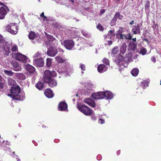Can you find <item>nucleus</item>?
I'll use <instances>...</instances> for the list:
<instances>
[{
  "label": "nucleus",
  "mask_w": 161,
  "mask_h": 161,
  "mask_svg": "<svg viewBox=\"0 0 161 161\" xmlns=\"http://www.w3.org/2000/svg\"><path fill=\"white\" fill-rule=\"evenodd\" d=\"M81 33L85 37H90V35L88 34V33L86 31L83 30H82Z\"/></svg>",
  "instance_id": "4c0bfd02"
},
{
  "label": "nucleus",
  "mask_w": 161,
  "mask_h": 161,
  "mask_svg": "<svg viewBox=\"0 0 161 161\" xmlns=\"http://www.w3.org/2000/svg\"><path fill=\"white\" fill-rule=\"evenodd\" d=\"M139 70L138 68H134L131 71V74L134 76H136L138 75Z\"/></svg>",
  "instance_id": "cd10ccee"
},
{
  "label": "nucleus",
  "mask_w": 161,
  "mask_h": 161,
  "mask_svg": "<svg viewBox=\"0 0 161 161\" xmlns=\"http://www.w3.org/2000/svg\"><path fill=\"white\" fill-rule=\"evenodd\" d=\"M79 110L86 115H90L92 114L93 111L84 105H78Z\"/></svg>",
  "instance_id": "20e7f679"
},
{
  "label": "nucleus",
  "mask_w": 161,
  "mask_h": 161,
  "mask_svg": "<svg viewBox=\"0 0 161 161\" xmlns=\"http://www.w3.org/2000/svg\"><path fill=\"white\" fill-rule=\"evenodd\" d=\"M91 118L93 120H95L96 119V117L93 116L91 117Z\"/></svg>",
  "instance_id": "bf43d9fd"
},
{
  "label": "nucleus",
  "mask_w": 161,
  "mask_h": 161,
  "mask_svg": "<svg viewBox=\"0 0 161 161\" xmlns=\"http://www.w3.org/2000/svg\"><path fill=\"white\" fill-rule=\"evenodd\" d=\"M40 16H41V17H43L45 18H47L46 17L44 16V12H42V14L40 15Z\"/></svg>",
  "instance_id": "6e6d98bb"
},
{
  "label": "nucleus",
  "mask_w": 161,
  "mask_h": 161,
  "mask_svg": "<svg viewBox=\"0 0 161 161\" xmlns=\"http://www.w3.org/2000/svg\"><path fill=\"white\" fill-rule=\"evenodd\" d=\"M117 36H118V38H119L120 39H123L124 38V37L125 38V35H124V34H123L122 33H121L119 35L118 34L117 35Z\"/></svg>",
  "instance_id": "c03bdc74"
},
{
  "label": "nucleus",
  "mask_w": 161,
  "mask_h": 161,
  "mask_svg": "<svg viewBox=\"0 0 161 161\" xmlns=\"http://www.w3.org/2000/svg\"><path fill=\"white\" fill-rule=\"evenodd\" d=\"M48 83V85L51 87H55L57 85V82L56 80L52 79L48 82H46Z\"/></svg>",
  "instance_id": "6ab92c4d"
},
{
  "label": "nucleus",
  "mask_w": 161,
  "mask_h": 161,
  "mask_svg": "<svg viewBox=\"0 0 161 161\" xmlns=\"http://www.w3.org/2000/svg\"><path fill=\"white\" fill-rule=\"evenodd\" d=\"M56 75L57 73L56 71L47 70L44 72L43 80L45 82H48L52 79L53 77L55 76Z\"/></svg>",
  "instance_id": "f03ea898"
},
{
  "label": "nucleus",
  "mask_w": 161,
  "mask_h": 161,
  "mask_svg": "<svg viewBox=\"0 0 161 161\" xmlns=\"http://www.w3.org/2000/svg\"><path fill=\"white\" fill-rule=\"evenodd\" d=\"M45 95L48 98H51L54 96V94L52 91L49 89H46L44 92Z\"/></svg>",
  "instance_id": "2eb2a0df"
},
{
  "label": "nucleus",
  "mask_w": 161,
  "mask_h": 161,
  "mask_svg": "<svg viewBox=\"0 0 161 161\" xmlns=\"http://www.w3.org/2000/svg\"><path fill=\"white\" fill-rule=\"evenodd\" d=\"M12 55L13 57H14L18 61H21L24 63H26L27 62V57L20 53H12Z\"/></svg>",
  "instance_id": "39448f33"
},
{
  "label": "nucleus",
  "mask_w": 161,
  "mask_h": 161,
  "mask_svg": "<svg viewBox=\"0 0 161 161\" xmlns=\"http://www.w3.org/2000/svg\"><path fill=\"white\" fill-rule=\"evenodd\" d=\"M52 63V59L50 58H47V59L46 65L48 67L51 66Z\"/></svg>",
  "instance_id": "c9c22d12"
},
{
  "label": "nucleus",
  "mask_w": 161,
  "mask_h": 161,
  "mask_svg": "<svg viewBox=\"0 0 161 161\" xmlns=\"http://www.w3.org/2000/svg\"><path fill=\"white\" fill-rule=\"evenodd\" d=\"M21 89L19 86H12L10 90L11 94H8L9 96L16 100H23L25 98L24 93L20 92Z\"/></svg>",
  "instance_id": "f257e3e1"
},
{
  "label": "nucleus",
  "mask_w": 161,
  "mask_h": 161,
  "mask_svg": "<svg viewBox=\"0 0 161 161\" xmlns=\"http://www.w3.org/2000/svg\"><path fill=\"white\" fill-rule=\"evenodd\" d=\"M133 27L132 31L134 34H140V26L139 24H138L136 25L133 26Z\"/></svg>",
  "instance_id": "4468645a"
},
{
  "label": "nucleus",
  "mask_w": 161,
  "mask_h": 161,
  "mask_svg": "<svg viewBox=\"0 0 161 161\" xmlns=\"http://www.w3.org/2000/svg\"><path fill=\"white\" fill-rule=\"evenodd\" d=\"M147 50L146 49L143 48L142 49L140 52V53L143 55H145L147 53Z\"/></svg>",
  "instance_id": "58836bf2"
},
{
  "label": "nucleus",
  "mask_w": 161,
  "mask_h": 161,
  "mask_svg": "<svg viewBox=\"0 0 161 161\" xmlns=\"http://www.w3.org/2000/svg\"><path fill=\"white\" fill-rule=\"evenodd\" d=\"M4 40L3 36L0 35V43H3L4 42Z\"/></svg>",
  "instance_id": "09e8293b"
},
{
  "label": "nucleus",
  "mask_w": 161,
  "mask_h": 161,
  "mask_svg": "<svg viewBox=\"0 0 161 161\" xmlns=\"http://www.w3.org/2000/svg\"><path fill=\"white\" fill-rule=\"evenodd\" d=\"M120 153V150L118 151L117 152V154L118 155H119V154Z\"/></svg>",
  "instance_id": "e2e57ef3"
},
{
  "label": "nucleus",
  "mask_w": 161,
  "mask_h": 161,
  "mask_svg": "<svg viewBox=\"0 0 161 161\" xmlns=\"http://www.w3.org/2000/svg\"><path fill=\"white\" fill-rule=\"evenodd\" d=\"M132 40L133 41V42H136V38H133L132 39Z\"/></svg>",
  "instance_id": "680f3d73"
},
{
  "label": "nucleus",
  "mask_w": 161,
  "mask_h": 161,
  "mask_svg": "<svg viewBox=\"0 0 161 161\" xmlns=\"http://www.w3.org/2000/svg\"><path fill=\"white\" fill-rule=\"evenodd\" d=\"M33 63L34 65L39 67H42L44 64L43 60L42 58L35 59Z\"/></svg>",
  "instance_id": "1a4fd4ad"
},
{
  "label": "nucleus",
  "mask_w": 161,
  "mask_h": 161,
  "mask_svg": "<svg viewBox=\"0 0 161 161\" xmlns=\"http://www.w3.org/2000/svg\"><path fill=\"white\" fill-rule=\"evenodd\" d=\"M103 62L107 65H109V60L106 58H104L103 60Z\"/></svg>",
  "instance_id": "a19ab883"
},
{
  "label": "nucleus",
  "mask_w": 161,
  "mask_h": 161,
  "mask_svg": "<svg viewBox=\"0 0 161 161\" xmlns=\"http://www.w3.org/2000/svg\"><path fill=\"white\" fill-rule=\"evenodd\" d=\"M25 68L31 73H34L35 71V68L29 64H27L25 66Z\"/></svg>",
  "instance_id": "a211bd4d"
},
{
  "label": "nucleus",
  "mask_w": 161,
  "mask_h": 161,
  "mask_svg": "<svg viewBox=\"0 0 161 161\" xmlns=\"http://www.w3.org/2000/svg\"><path fill=\"white\" fill-rule=\"evenodd\" d=\"M134 23V21L132 20L131 22H130V24L131 25H132Z\"/></svg>",
  "instance_id": "052dcab7"
},
{
  "label": "nucleus",
  "mask_w": 161,
  "mask_h": 161,
  "mask_svg": "<svg viewBox=\"0 0 161 161\" xmlns=\"http://www.w3.org/2000/svg\"><path fill=\"white\" fill-rule=\"evenodd\" d=\"M116 21L117 20L114 17L110 22V25L111 26L114 25L115 24Z\"/></svg>",
  "instance_id": "79ce46f5"
},
{
  "label": "nucleus",
  "mask_w": 161,
  "mask_h": 161,
  "mask_svg": "<svg viewBox=\"0 0 161 161\" xmlns=\"http://www.w3.org/2000/svg\"><path fill=\"white\" fill-rule=\"evenodd\" d=\"M131 57L127 56L123 59V60L122 62H124L125 63L128 64L131 61Z\"/></svg>",
  "instance_id": "c756f323"
},
{
  "label": "nucleus",
  "mask_w": 161,
  "mask_h": 161,
  "mask_svg": "<svg viewBox=\"0 0 161 161\" xmlns=\"http://www.w3.org/2000/svg\"><path fill=\"white\" fill-rule=\"evenodd\" d=\"M57 24H56V25H55V26L56 28H58V26H57Z\"/></svg>",
  "instance_id": "0e129e2a"
},
{
  "label": "nucleus",
  "mask_w": 161,
  "mask_h": 161,
  "mask_svg": "<svg viewBox=\"0 0 161 161\" xmlns=\"http://www.w3.org/2000/svg\"><path fill=\"white\" fill-rule=\"evenodd\" d=\"M98 122L99 123L101 124H103L104 123L105 121L104 120L102 119H100L98 120Z\"/></svg>",
  "instance_id": "603ef678"
},
{
  "label": "nucleus",
  "mask_w": 161,
  "mask_h": 161,
  "mask_svg": "<svg viewBox=\"0 0 161 161\" xmlns=\"http://www.w3.org/2000/svg\"><path fill=\"white\" fill-rule=\"evenodd\" d=\"M9 48V47L7 46H4L3 47V49L5 52V54L7 56H8L10 53Z\"/></svg>",
  "instance_id": "473e14b6"
},
{
  "label": "nucleus",
  "mask_w": 161,
  "mask_h": 161,
  "mask_svg": "<svg viewBox=\"0 0 161 161\" xmlns=\"http://www.w3.org/2000/svg\"><path fill=\"white\" fill-rule=\"evenodd\" d=\"M148 82L147 80H144L141 82V86L143 88H145V87L148 86Z\"/></svg>",
  "instance_id": "a878e982"
},
{
  "label": "nucleus",
  "mask_w": 161,
  "mask_h": 161,
  "mask_svg": "<svg viewBox=\"0 0 161 161\" xmlns=\"http://www.w3.org/2000/svg\"><path fill=\"white\" fill-rule=\"evenodd\" d=\"M97 27L98 29L100 31H103V28L102 26L100 24H99L97 26Z\"/></svg>",
  "instance_id": "ea45409f"
},
{
  "label": "nucleus",
  "mask_w": 161,
  "mask_h": 161,
  "mask_svg": "<svg viewBox=\"0 0 161 161\" xmlns=\"http://www.w3.org/2000/svg\"><path fill=\"white\" fill-rule=\"evenodd\" d=\"M19 75L21 80H24L25 79V77L23 74H19Z\"/></svg>",
  "instance_id": "de8ad7c7"
},
{
  "label": "nucleus",
  "mask_w": 161,
  "mask_h": 161,
  "mask_svg": "<svg viewBox=\"0 0 161 161\" xmlns=\"http://www.w3.org/2000/svg\"><path fill=\"white\" fill-rule=\"evenodd\" d=\"M108 67L107 66L103 64L100 65L97 67L98 71L101 73L106 71Z\"/></svg>",
  "instance_id": "f3484780"
},
{
  "label": "nucleus",
  "mask_w": 161,
  "mask_h": 161,
  "mask_svg": "<svg viewBox=\"0 0 161 161\" xmlns=\"http://www.w3.org/2000/svg\"><path fill=\"white\" fill-rule=\"evenodd\" d=\"M105 12V10L104 9H102L100 13L102 14H103Z\"/></svg>",
  "instance_id": "4d7b16f0"
},
{
  "label": "nucleus",
  "mask_w": 161,
  "mask_h": 161,
  "mask_svg": "<svg viewBox=\"0 0 161 161\" xmlns=\"http://www.w3.org/2000/svg\"><path fill=\"white\" fill-rule=\"evenodd\" d=\"M114 31L113 30H110L105 37V38L108 37V38L109 37L110 39H112V37H114Z\"/></svg>",
  "instance_id": "393cba45"
},
{
  "label": "nucleus",
  "mask_w": 161,
  "mask_h": 161,
  "mask_svg": "<svg viewBox=\"0 0 161 161\" xmlns=\"http://www.w3.org/2000/svg\"><path fill=\"white\" fill-rule=\"evenodd\" d=\"M123 59L122 56L120 55L116 59V61L117 63H119Z\"/></svg>",
  "instance_id": "e433bc0d"
},
{
  "label": "nucleus",
  "mask_w": 161,
  "mask_h": 161,
  "mask_svg": "<svg viewBox=\"0 0 161 161\" xmlns=\"http://www.w3.org/2000/svg\"><path fill=\"white\" fill-rule=\"evenodd\" d=\"M36 36V34L34 32L31 31L29 35V38L30 39L33 40Z\"/></svg>",
  "instance_id": "2f4dec72"
},
{
  "label": "nucleus",
  "mask_w": 161,
  "mask_h": 161,
  "mask_svg": "<svg viewBox=\"0 0 161 161\" xmlns=\"http://www.w3.org/2000/svg\"><path fill=\"white\" fill-rule=\"evenodd\" d=\"M0 88L2 89L3 88V84L2 82H0Z\"/></svg>",
  "instance_id": "5fc2aeb1"
},
{
  "label": "nucleus",
  "mask_w": 161,
  "mask_h": 161,
  "mask_svg": "<svg viewBox=\"0 0 161 161\" xmlns=\"http://www.w3.org/2000/svg\"><path fill=\"white\" fill-rule=\"evenodd\" d=\"M2 5V3L1 2H0V5Z\"/></svg>",
  "instance_id": "338daca9"
},
{
  "label": "nucleus",
  "mask_w": 161,
  "mask_h": 161,
  "mask_svg": "<svg viewBox=\"0 0 161 161\" xmlns=\"http://www.w3.org/2000/svg\"><path fill=\"white\" fill-rule=\"evenodd\" d=\"M117 20V19H122L123 18V16L120 14L119 13L116 12L114 17Z\"/></svg>",
  "instance_id": "c85d7f7f"
},
{
  "label": "nucleus",
  "mask_w": 161,
  "mask_h": 161,
  "mask_svg": "<svg viewBox=\"0 0 161 161\" xmlns=\"http://www.w3.org/2000/svg\"><path fill=\"white\" fill-rule=\"evenodd\" d=\"M67 105L66 103L61 102L58 105L59 110L61 111L65 110L67 109Z\"/></svg>",
  "instance_id": "f8f14e48"
},
{
  "label": "nucleus",
  "mask_w": 161,
  "mask_h": 161,
  "mask_svg": "<svg viewBox=\"0 0 161 161\" xmlns=\"http://www.w3.org/2000/svg\"><path fill=\"white\" fill-rule=\"evenodd\" d=\"M8 11V8L6 5H3L0 8V19H3Z\"/></svg>",
  "instance_id": "0eeeda50"
},
{
  "label": "nucleus",
  "mask_w": 161,
  "mask_h": 161,
  "mask_svg": "<svg viewBox=\"0 0 161 161\" xmlns=\"http://www.w3.org/2000/svg\"><path fill=\"white\" fill-rule=\"evenodd\" d=\"M125 38L126 39H129V40H131L132 39V36L130 35V34H128L127 35V36H126L125 35Z\"/></svg>",
  "instance_id": "a18cd8bd"
},
{
  "label": "nucleus",
  "mask_w": 161,
  "mask_h": 161,
  "mask_svg": "<svg viewBox=\"0 0 161 161\" xmlns=\"http://www.w3.org/2000/svg\"><path fill=\"white\" fill-rule=\"evenodd\" d=\"M18 49L16 45L14 46L12 49L11 50L12 52H16Z\"/></svg>",
  "instance_id": "49530a36"
},
{
  "label": "nucleus",
  "mask_w": 161,
  "mask_h": 161,
  "mask_svg": "<svg viewBox=\"0 0 161 161\" xmlns=\"http://www.w3.org/2000/svg\"><path fill=\"white\" fill-rule=\"evenodd\" d=\"M80 67L81 68L82 70L85 71L86 70V66L85 64H80Z\"/></svg>",
  "instance_id": "37998d69"
},
{
  "label": "nucleus",
  "mask_w": 161,
  "mask_h": 161,
  "mask_svg": "<svg viewBox=\"0 0 161 161\" xmlns=\"http://www.w3.org/2000/svg\"><path fill=\"white\" fill-rule=\"evenodd\" d=\"M149 3L148 2H147L145 5V9H147L149 7Z\"/></svg>",
  "instance_id": "8fccbe9b"
},
{
  "label": "nucleus",
  "mask_w": 161,
  "mask_h": 161,
  "mask_svg": "<svg viewBox=\"0 0 161 161\" xmlns=\"http://www.w3.org/2000/svg\"><path fill=\"white\" fill-rule=\"evenodd\" d=\"M55 59L58 63H63L66 60L60 57L57 56L55 58Z\"/></svg>",
  "instance_id": "bb28decb"
},
{
  "label": "nucleus",
  "mask_w": 161,
  "mask_h": 161,
  "mask_svg": "<svg viewBox=\"0 0 161 161\" xmlns=\"http://www.w3.org/2000/svg\"><path fill=\"white\" fill-rule=\"evenodd\" d=\"M8 84L10 86H15V84L16 82L15 80L13 79L9 78L8 79Z\"/></svg>",
  "instance_id": "5701e85b"
},
{
  "label": "nucleus",
  "mask_w": 161,
  "mask_h": 161,
  "mask_svg": "<svg viewBox=\"0 0 161 161\" xmlns=\"http://www.w3.org/2000/svg\"><path fill=\"white\" fill-rule=\"evenodd\" d=\"M11 64L14 67L13 70L14 71H20L21 69V66L16 61H13L11 62Z\"/></svg>",
  "instance_id": "9d476101"
},
{
  "label": "nucleus",
  "mask_w": 161,
  "mask_h": 161,
  "mask_svg": "<svg viewBox=\"0 0 161 161\" xmlns=\"http://www.w3.org/2000/svg\"><path fill=\"white\" fill-rule=\"evenodd\" d=\"M103 92H99L92 94L91 97L92 98L95 99H100L103 98Z\"/></svg>",
  "instance_id": "9b49d317"
},
{
  "label": "nucleus",
  "mask_w": 161,
  "mask_h": 161,
  "mask_svg": "<svg viewBox=\"0 0 161 161\" xmlns=\"http://www.w3.org/2000/svg\"><path fill=\"white\" fill-rule=\"evenodd\" d=\"M126 45L125 43H124L121 45L120 51L121 53L123 54H124L126 51Z\"/></svg>",
  "instance_id": "4be33fe9"
},
{
  "label": "nucleus",
  "mask_w": 161,
  "mask_h": 161,
  "mask_svg": "<svg viewBox=\"0 0 161 161\" xmlns=\"http://www.w3.org/2000/svg\"><path fill=\"white\" fill-rule=\"evenodd\" d=\"M112 41H108V45H111L112 44Z\"/></svg>",
  "instance_id": "13d9d810"
},
{
  "label": "nucleus",
  "mask_w": 161,
  "mask_h": 161,
  "mask_svg": "<svg viewBox=\"0 0 161 161\" xmlns=\"http://www.w3.org/2000/svg\"><path fill=\"white\" fill-rule=\"evenodd\" d=\"M103 98L106 97L108 99H111L113 97V94L110 91H106L105 92H103Z\"/></svg>",
  "instance_id": "ddd939ff"
},
{
  "label": "nucleus",
  "mask_w": 161,
  "mask_h": 161,
  "mask_svg": "<svg viewBox=\"0 0 161 161\" xmlns=\"http://www.w3.org/2000/svg\"><path fill=\"white\" fill-rule=\"evenodd\" d=\"M4 72L6 75L9 76H12L14 73V72H13L11 71H9L6 70H4Z\"/></svg>",
  "instance_id": "72a5a7b5"
},
{
  "label": "nucleus",
  "mask_w": 161,
  "mask_h": 161,
  "mask_svg": "<svg viewBox=\"0 0 161 161\" xmlns=\"http://www.w3.org/2000/svg\"><path fill=\"white\" fill-rule=\"evenodd\" d=\"M84 102L92 107H94L95 106V104L94 102L90 98H87L85 99Z\"/></svg>",
  "instance_id": "dca6fc26"
},
{
  "label": "nucleus",
  "mask_w": 161,
  "mask_h": 161,
  "mask_svg": "<svg viewBox=\"0 0 161 161\" xmlns=\"http://www.w3.org/2000/svg\"><path fill=\"white\" fill-rule=\"evenodd\" d=\"M68 67L66 68V69H63L62 70H59L58 71L59 73L62 74V75H65V74L66 75L69 74V69H68Z\"/></svg>",
  "instance_id": "aec40b11"
},
{
  "label": "nucleus",
  "mask_w": 161,
  "mask_h": 161,
  "mask_svg": "<svg viewBox=\"0 0 161 161\" xmlns=\"http://www.w3.org/2000/svg\"><path fill=\"white\" fill-rule=\"evenodd\" d=\"M57 53V50L56 47H51L49 48L47 52V55L51 57L55 56Z\"/></svg>",
  "instance_id": "6e6552de"
},
{
  "label": "nucleus",
  "mask_w": 161,
  "mask_h": 161,
  "mask_svg": "<svg viewBox=\"0 0 161 161\" xmlns=\"http://www.w3.org/2000/svg\"><path fill=\"white\" fill-rule=\"evenodd\" d=\"M47 38L48 42H49L50 44H52L51 42H56V41L52 36L49 35L47 36Z\"/></svg>",
  "instance_id": "7c9ffc66"
},
{
  "label": "nucleus",
  "mask_w": 161,
  "mask_h": 161,
  "mask_svg": "<svg viewBox=\"0 0 161 161\" xmlns=\"http://www.w3.org/2000/svg\"><path fill=\"white\" fill-rule=\"evenodd\" d=\"M40 53L39 52H37L35 54L34 57V58H38L39 57H40Z\"/></svg>",
  "instance_id": "3c124183"
},
{
  "label": "nucleus",
  "mask_w": 161,
  "mask_h": 161,
  "mask_svg": "<svg viewBox=\"0 0 161 161\" xmlns=\"http://www.w3.org/2000/svg\"><path fill=\"white\" fill-rule=\"evenodd\" d=\"M137 43L133 41H130L129 43V47L132 50H135L136 47Z\"/></svg>",
  "instance_id": "412c9836"
},
{
  "label": "nucleus",
  "mask_w": 161,
  "mask_h": 161,
  "mask_svg": "<svg viewBox=\"0 0 161 161\" xmlns=\"http://www.w3.org/2000/svg\"><path fill=\"white\" fill-rule=\"evenodd\" d=\"M119 49L117 47H114L113 49L112 53L113 54H115L119 52Z\"/></svg>",
  "instance_id": "f704fd0d"
},
{
  "label": "nucleus",
  "mask_w": 161,
  "mask_h": 161,
  "mask_svg": "<svg viewBox=\"0 0 161 161\" xmlns=\"http://www.w3.org/2000/svg\"><path fill=\"white\" fill-rule=\"evenodd\" d=\"M36 87L39 90H41L44 87V85L40 81L38 82L36 85Z\"/></svg>",
  "instance_id": "b1692460"
},
{
  "label": "nucleus",
  "mask_w": 161,
  "mask_h": 161,
  "mask_svg": "<svg viewBox=\"0 0 161 161\" xmlns=\"http://www.w3.org/2000/svg\"><path fill=\"white\" fill-rule=\"evenodd\" d=\"M18 27L14 23L7 25L5 28V30L12 34H16L18 32Z\"/></svg>",
  "instance_id": "7ed1b4c3"
},
{
  "label": "nucleus",
  "mask_w": 161,
  "mask_h": 161,
  "mask_svg": "<svg viewBox=\"0 0 161 161\" xmlns=\"http://www.w3.org/2000/svg\"><path fill=\"white\" fill-rule=\"evenodd\" d=\"M151 60L152 62H153L154 63L156 62V58L155 57L153 56L151 58Z\"/></svg>",
  "instance_id": "864d4df0"
},
{
  "label": "nucleus",
  "mask_w": 161,
  "mask_h": 161,
  "mask_svg": "<svg viewBox=\"0 0 161 161\" xmlns=\"http://www.w3.org/2000/svg\"><path fill=\"white\" fill-rule=\"evenodd\" d=\"M75 98H74V99H73V101H74V102H75Z\"/></svg>",
  "instance_id": "69168bd1"
},
{
  "label": "nucleus",
  "mask_w": 161,
  "mask_h": 161,
  "mask_svg": "<svg viewBox=\"0 0 161 161\" xmlns=\"http://www.w3.org/2000/svg\"><path fill=\"white\" fill-rule=\"evenodd\" d=\"M63 45L67 49L71 50L75 46L74 42L72 40H66L64 41Z\"/></svg>",
  "instance_id": "423d86ee"
},
{
  "label": "nucleus",
  "mask_w": 161,
  "mask_h": 161,
  "mask_svg": "<svg viewBox=\"0 0 161 161\" xmlns=\"http://www.w3.org/2000/svg\"><path fill=\"white\" fill-rule=\"evenodd\" d=\"M86 9L87 10H88L89 9V8H86Z\"/></svg>",
  "instance_id": "774afa93"
}]
</instances>
